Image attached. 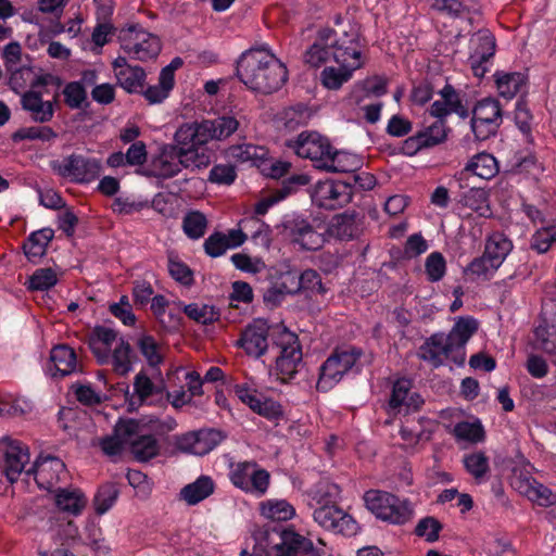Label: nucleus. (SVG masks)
I'll use <instances>...</instances> for the list:
<instances>
[{"instance_id": "f257e3e1", "label": "nucleus", "mask_w": 556, "mask_h": 556, "mask_svg": "<svg viewBox=\"0 0 556 556\" xmlns=\"http://www.w3.org/2000/svg\"><path fill=\"white\" fill-rule=\"evenodd\" d=\"M239 79L251 90L271 93L279 90L288 78L285 64L267 48H252L237 62Z\"/></svg>"}, {"instance_id": "f03ea898", "label": "nucleus", "mask_w": 556, "mask_h": 556, "mask_svg": "<svg viewBox=\"0 0 556 556\" xmlns=\"http://www.w3.org/2000/svg\"><path fill=\"white\" fill-rule=\"evenodd\" d=\"M253 542L252 553L244 548L240 556H298V553L305 556H331L330 549L321 539L314 544L311 539L291 529H258L253 533Z\"/></svg>"}, {"instance_id": "7ed1b4c3", "label": "nucleus", "mask_w": 556, "mask_h": 556, "mask_svg": "<svg viewBox=\"0 0 556 556\" xmlns=\"http://www.w3.org/2000/svg\"><path fill=\"white\" fill-rule=\"evenodd\" d=\"M339 488L328 482L318 483L309 492V506L314 521L323 529L343 536L358 533L355 519L336 504Z\"/></svg>"}, {"instance_id": "20e7f679", "label": "nucleus", "mask_w": 556, "mask_h": 556, "mask_svg": "<svg viewBox=\"0 0 556 556\" xmlns=\"http://www.w3.org/2000/svg\"><path fill=\"white\" fill-rule=\"evenodd\" d=\"M342 35L348 37V46L339 48L334 54V61L340 67L329 66L321 72V83L327 89H339L363 65L359 26L349 24V29H342Z\"/></svg>"}, {"instance_id": "39448f33", "label": "nucleus", "mask_w": 556, "mask_h": 556, "mask_svg": "<svg viewBox=\"0 0 556 556\" xmlns=\"http://www.w3.org/2000/svg\"><path fill=\"white\" fill-rule=\"evenodd\" d=\"M273 342L279 350L271 374L281 382L291 381L302 364V350L298 336L285 326L273 329Z\"/></svg>"}, {"instance_id": "423d86ee", "label": "nucleus", "mask_w": 556, "mask_h": 556, "mask_svg": "<svg viewBox=\"0 0 556 556\" xmlns=\"http://www.w3.org/2000/svg\"><path fill=\"white\" fill-rule=\"evenodd\" d=\"M365 505L377 518L393 525H403L412 519L413 507L388 492L369 490L364 495Z\"/></svg>"}, {"instance_id": "0eeeda50", "label": "nucleus", "mask_w": 556, "mask_h": 556, "mask_svg": "<svg viewBox=\"0 0 556 556\" xmlns=\"http://www.w3.org/2000/svg\"><path fill=\"white\" fill-rule=\"evenodd\" d=\"M50 167L55 175L72 182L92 181L102 169L99 160L75 153L52 160Z\"/></svg>"}, {"instance_id": "6e6552de", "label": "nucleus", "mask_w": 556, "mask_h": 556, "mask_svg": "<svg viewBox=\"0 0 556 556\" xmlns=\"http://www.w3.org/2000/svg\"><path fill=\"white\" fill-rule=\"evenodd\" d=\"M359 356L361 352L356 349L332 353L320 366L317 390L323 392L331 390L356 366Z\"/></svg>"}, {"instance_id": "1a4fd4ad", "label": "nucleus", "mask_w": 556, "mask_h": 556, "mask_svg": "<svg viewBox=\"0 0 556 556\" xmlns=\"http://www.w3.org/2000/svg\"><path fill=\"white\" fill-rule=\"evenodd\" d=\"M229 479L236 488L261 497L268 490L270 476L254 462H239L231 465Z\"/></svg>"}, {"instance_id": "9d476101", "label": "nucleus", "mask_w": 556, "mask_h": 556, "mask_svg": "<svg viewBox=\"0 0 556 556\" xmlns=\"http://www.w3.org/2000/svg\"><path fill=\"white\" fill-rule=\"evenodd\" d=\"M119 39L124 52L139 61L156 58L161 51L160 39L138 26H130L123 29Z\"/></svg>"}, {"instance_id": "9b49d317", "label": "nucleus", "mask_w": 556, "mask_h": 556, "mask_svg": "<svg viewBox=\"0 0 556 556\" xmlns=\"http://www.w3.org/2000/svg\"><path fill=\"white\" fill-rule=\"evenodd\" d=\"M349 24L352 23L342 24L339 29H321L305 53L306 63L317 67L330 60L334 61L339 48L348 46V37L342 35V29H349Z\"/></svg>"}, {"instance_id": "f8f14e48", "label": "nucleus", "mask_w": 556, "mask_h": 556, "mask_svg": "<svg viewBox=\"0 0 556 556\" xmlns=\"http://www.w3.org/2000/svg\"><path fill=\"white\" fill-rule=\"evenodd\" d=\"M0 448L3 453L2 472L11 483L17 481L24 471L30 473L31 468L26 470L30 462L27 445L11 437H3L0 440Z\"/></svg>"}, {"instance_id": "ddd939ff", "label": "nucleus", "mask_w": 556, "mask_h": 556, "mask_svg": "<svg viewBox=\"0 0 556 556\" xmlns=\"http://www.w3.org/2000/svg\"><path fill=\"white\" fill-rule=\"evenodd\" d=\"M495 38L488 29H481L470 38L469 64L476 77H483L492 65Z\"/></svg>"}, {"instance_id": "4468645a", "label": "nucleus", "mask_w": 556, "mask_h": 556, "mask_svg": "<svg viewBox=\"0 0 556 556\" xmlns=\"http://www.w3.org/2000/svg\"><path fill=\"white\" fill-rule=\"evenodd\" d=\"M329 141L315 131H303L288 142V147L302 157L311 160L316 168H321L330 148Z\"/></svg>"}, {"instance_id": "2eb2a0df", "label": "nucleus", "mask_w": 556, "mask_h": 556, "mask_svg": "<svg viewBox=\"0 0 556 556\" xmlns=\"http://www.w3.org/2000/svg\"><path fill=\"white\" fill-rule=\"evenodd\" d=\"M352 199V190L348 184L324 180L315 185L312 200L319 207L336 210L348 204Z\"/></svg>"}, {"instance_id": "dca6fc26", "label": "nucleus", "mask_w": 556, "mask_h": 556, "mask_svg": "<svg viewBox=\"0 0 556 556\" xmlns=\"http://www.w3.org/2000/svg\"><path fill=\"white\" fill-rule=\"evenodd\" d=\"M224 439L220 431L202 429L185 433L176 439V446L185 453L203 456L214 450Z\"/></svg>"}, {"instance_id": "f3484780", "label": "nucleus", "mask_w": 556, "mask_h": 556, "mask_svg": "<svg viewBox=\"0 0 556 556\" xmlns=\"http://www.w3.org/2000/svg\"><path fill=\"white\" fill-rule=\"evenodd\" d=\"M277 326H269L267 320L262 318L254 319L242 332L239 346L252 357L262 356L268 348L267 338H273V329Z\"/></svg>"}, {"instance_id": "a211bd4d", "label": "nucleus", "mask_w": 556, "mask_h": 556, "mask_svg": "<svg viewBox=\"0 0 556 556\" xmlns=\"http://www.w3.org/2000/svg\"><path fill=\"white\" fill-rule=\"evenodd\" d=\"M285 235L293 243L304 250H317L325 241L324 235L315 230L312 225L300 217L288 219L283 224Z\"/></svg>"}, {"instance_id": "6ab92c4d", "label": "nucleus", "mask_w": 556, "mask_h": 556, "mask_svg": "<svg viewBox=\"0 0 556 556\" xmlns=\"http://www.w3.org/2000/svg\"><path fill=\"white\" fill-rule=\"evenodd\" d=\"M30 473L40 489L53 491L52 489L66 477L64 463L53 456L40 457L31 467Z\"/></svg>"}, {"instance_id": "aec40b11", "label": "nucleus", "mask_w": 556, "mask_h": 556, "mask_svg": "<svg viewBox=\"0 0 556 556\" xmlns=\"http://www.w3.org/2000/svg\"><path fill=\"white\" fill-rule=\"evenodd\" d=\"M165 390L166 386L161 376L157 381H152L144 371H140L134 379V395L129 405L155 404L164 399Z\"/></svg>"}, {"instance_id": "412c9836", "label": "nucleus", "mask_w": 556, "mask_h": 556, "mask_svg": "<svg viewBox=\"0 0 556 556\" xmlns=\"http://www.w3.org/2000/svg\"><path fill=\"white\" fill-rule=\"evenodd\" d=\"M511 484L516 491L539 506L548 507L556 504V494L532 477L515 475Z\"/></svg>"}, {"instance_id": "4be33fe9", "label": "nucleus", "mask_w": 556, "mask_h": 556, "mask_svg": "<svg viewBox=\"0 0 556 556\" xmlns=\"http://www.w3.org/2000/svg\"><path fill=\"white\" fill-rule=\"evenodd\" d=\"M52 492L56 509L66 516H80L87 507L88 497L78 488H55Z\"/></svg>"}, {"instance_id": "5701e85b", "label": "nucleus", "mask_w": 556, "mask_h": 556, "mask_svg": "<svg viewBox=\"0 0 556 556\" xmlns=\"http://www.w3.org/2000/svg\"><path fill=\"white\" fill-rule=\"evenodd\" d=\"M424 403L420 395L412 391V382L408 379H399L392 387L389 409L392 413H408L418 409Z\"/></svg>"}, {"instance_id": "b1692460", "label": "nucleus", "mask_w": 556, "mask_h": 556, "mask_svg": "<svg viewBox=\"0 0 556 556\" xmlns=\"http://www.w3.org/2000/svg\"><path fill=\"white\" fill-rule=\"evenodd\" d=\"M418 355L431 366L439 367L445 358L452 357L454 359L456 351L444 333H435L420 346Z\"/></svg>"}, {"instance_id": "393cba45", "label": "nucleus", "mask_w": 556, "mask_h": 556, "mask_svg": "<svg viewBox=\"0 0 556 556\" xmlns=\"http://www.w3.org/2000/svg\"><path fill=\"white\" fill-rule=\"evenodd\" d=\"M117 332L109 327H96L89 336L88 343L100 364H109L111 351L122 340Z\"/></svg>"}, {"instance_id": "a878e982", "label": "nucleus", "mask_w": 556, "mask_h": 556, "mask_svg": "<svg viewBox=\"0 0 556 556\" xmlns=\"http://www.w3.org/2000/svg\"><path fill=\"white\" fill-rule=\"evenodd\" d=\"M21 105L36 123H47L54 114L53 101L45 100L42 93L35 89L22 93Z\"/></svg>"}, {"instance_id": "bb28decb", "label": "nucleus", "mask_w": 556, "mask_h": 556, "mask_svg": "<svg viewBox=\"0 0 556 556\" xmlns=\"http://www.w3.org/2000/svg\"><path fill=\"white\" fill-rule=\"evenodd\" d=\"M477 329L478 323L475 318L460 317L456 320L450 333L445 334V338L448 339L451 345L456 351V355L454 356L456 363H464V348Z\"/></svg>"}, {"instance_id": "cd10ccee", "label": "nucleus", "mask_w": 556, "mask_h": 556, "mask_svg": "<svg viewBox=\"0 0 556 556\" xmlns=\"http://www.w3.org/2000/svg\"><path fill=\"white\" fill-rule=\"evenodd\" d=\"M364 160L361 155L348 152L337 151L330 146L321 168L331 173H354L362 169Z\"/></svg>"}, {"instance_id": "c85d7f7f", "label": "nucleus", "mask_w": 556, "mask_h": 556, "mask_svg": "<svg viewBox=\"0 0 556 556\" xmlns=\"http://www.w3.org/2000/svg\"><path fill=\"white\" fill-rule=\"evenodd\" d=\"M244 243V236L237 228L227 232H214L204 241V250L211 257H218L229 249H236Z\"/></svg>"}, {"instance_id": "c756f323", "label": "nucleus", "mask_w": 556, "mask_h": 556, "mask_svg": "<svg viewBox=\"0 0 556 556\" xmlns=\"http://www.w3.org/2000/svg\"><path fill=\"white\" fill-rule=\"evenodd\" d=\"M182 168L176 147L165 146L152 160L151 172L160 178H170L177 175Z\"/></svg>"}, {"instance_id": "7c9ffc66", "label": "nucleus", "mask_w": 556, "mask_h": 556, "mask_svg": "<svg viewBox=\"0 0 556 556\" xmlns=\"http://www.w3.org/2000/svg\"><path fill=\"white\" fill-rule=\"evenodd\" d=\"M136 427L135 420H122L114 429L112 437H106L100 440L102 451L109 456L118 455L125 447H129V440L131 439V431Z\"/></svg>"}, {"instance_id": "2f4dec72", "label": "nucleus", "mask_w": 556, "mask_h": 556, "mask_svg": "<svg viewBox=\"0 0 556 556\" xmlns=\"http://www.w3.org/2000/svg\"><path fill=\"white\" fill-rule=\"evenodd\" d=\"M215 491V482L208 476H200L195 481L186 484L179 492V498L187 505L193 506L208 496Z\"/></svg>"}, {"instance_id": "473e14b6", "label": "nucleus", "mask_w": 556, "mask_h": 556, "mask_svg": "<svg viewBox=\"0 0 556 556\" xmlns=\"http://www.w3.org/2000/svg\"><path fill=\"white\" fill-rule=\"evenodd\" d=\"M208 141L203 122L184 124L175 134L176 149L205 146Z\"/></svg>"}, {"instance_id": "72a5a7b5", "label": "nucleus", "mask_w": 556, "mask_h": 556, "mask_svg": "<svg viewBox=\"0 0 556 556\" xmlns=\"http://www.w3.org/2000/svg\"><path fill=\"white\" fill-rule=\"evenodd\" d=\"M260 515L270 521H288L295 516L294 506L285 498H269L260 502Z\"/></svg>"}, {"instance_id": "f704fd0d", "label": "nucleus", "mask_w": 556, "mask_h": 556, "mask_svg": "<svg viewBox=\"0 0 556 556\" xmlns=\"http://www.w3.org/2000/svg\"><path fill=\"white\" fill-rule=\"evenodd\" d=\"M129 448L138 460L146 462L157 454L159 444L154 437L142 434L139 424L136 421V427L131 431V439L129 440Z\"/></svg>"}, {"instance_id": "c9c22d12", "label": "nucleus", "mask_w": 556, "mask_h": 556, "mask_svg": "<svg viewBox=\"0 0 556 556\" xmlns=\"http://www.w3.org/2000/svg\"><path fill=\"white\" fill-rule=\"evenodd\" d=\"M494 79L498 94L508 100L515 98L527 83L525 74L519 72L498 71Z\"/></svg>"}, {"instance_id": "e433bc0d", "label": "nucleus", "mask_w": 556, "mask_h": 556, "mask_svg": "<svg viewBox=\"0 0 556 556\" xmlns=\"http://www.w3.org/2000/svg\"><path fill=\"white\" fill-rule=\"evenodd\" d=\"M441 98L435 100L430 108V114L442 119L443 117L463 112L458 94L452 86L446 85L440 92Z\"/></svg>"}, {"instance_id": "4c0bfd02", "label": "nucleus", "mask_w": 556, "mask_h": 556, "mask_svg": "<svg viewBox=\"0 0 556 556\" xmlns=\"http://www.w3.org/2000/svg\"><path fill=\"white\" fill-rule=\"evenodd\" d=\"M238 230L242 231L244 241L250 237L257 245L268 248L270 244L269 226L256 217L241 219L238 224Z\"/></svg>"}, {"instance_id": "58836bf2", "label": "nucleus", "mask_w": 556, "mask_h": 556, "mask_svg": "<svg viewBox=\"0 0 556 556\" xmlns=\"http://www.w3.org/2000/svg\"><path fill=\"white\" fill-rule=\"evenodd\" d=\"M301 290V281H299V274L296 271L282 273L278 281L270 287L265 295V301L278 302L286 294H293Z\"/></svg>"}, {"instance_id": "ea45409f", "label": "nucleus", "mask_w": 556, "mask_h": 556, "mask_svg": "<svg viewBox=\"0 0 556 556\" xmlns=\"http://www.w3.org/2000/svg\"><path fill=\"white\" fill-rule=\"evenodd\" d=\"M137 348L152 368L159 367L165 357V348L153 336L143 333L137 339Z\"/></svg>"}, {"instance_id": "a19ab883", "label": "nucleus", "mask_w": 556, "mask_h": 556, "mask_svg": "<svg viewBox=\"0 0 556 556\" xmlns=\"http://www.w3.org/2000/svg\"><path fill=\"white\" fill-rule=\"evenodd\" d=\"M50 359L56 371L62 376L70 375L78 369L75 351L65 344L54 346Z\"/></svg>"}, {"instance_id": "79ce46f5", "label": "nucleus", "mask_w": 556, "mask_h": 556, "mask_svg": "<svg viewBox=\"0 0 556 556\" xmlns=\"http://www.w3.org/2000/svg\"><path fill=\"white\" fill-rule=\"evenodd\" d=\"M203 124L210 141L226 139L239 127V121L232 115H224L215 119L203 121Z\"/></svg>"}, {"instance_id": "37998d69", "label": "nucleus", "mask_w": 556, "mask_h": 556, "mask_svg": "<svg viewBox=\"0 0 556 556\" xmlns=\"http://www.w3.org/2000/svg\"><path fill=\"white\" fill-rule=\"evenodd\" d=\"M265 155L266 150L263 147L251 143L231 146L226 150L228 160L238 163H251L252 165H257V162L263 160Z\"/></svg>"}, {"instance_id": "c03bdc74", "label": "nucleus", "mask_w": 556, "mask_h": 556, "mask_svg": "<svg viewBox=\"0 0 556 556\" xmlns=\"http://www.w3.org/2000/svg\"><path fill=\"white\" fill-rule=\"evenodd\" d=\"M497 170L495 157L489 153H480L468 162L462 175L471 173L479 178L491 179L496 175Z\"/></svg>"}, {"instance_id": "a18cd8bd", "label": "nucleus", "mask_w": 556, "mask_h": 556, "mask_svg": "<svg viewBox=\"0 0 556 556\" xmlns=\"http://www.w3.org/2000/svg\"><path fill=\"white\" fill-rule=\"evenodd\" d=\"M327 230L329 236L345 240L357 233L358 226L354 215L344 213L333 216Z\"/></svg>"}, {"instance_id": "49530a36", "label": "nucleus", "mask_w": 556, "mask_h": 556, "mask_svg": "<svg viewBox=\"0 0 556 556\" xmlns=\"http://www.w3.org/2000/svg\"><path fill=\"white\" fill-rule=\"evenodd\" d=\"M53 238V231L45 228L33 232L24 244L25 255L29 261H36L46 253L49 242Z\"/></svg>"}, {"instance_id": "de8ad7c7", "label": "nucleus", "mask_w": 556, "mask_h": 556, "mask_svg": "<svg viewBox=\"0 0 556 556\" xmlns=\"http://www.w3.org/2000/svg\"><path fill=\"white\" fill-rule=\"evenodd\" d=\"M511 249L513 243L505 235L494 232L486 240L484 253L492 262L502 265Z\"/></svg>"}, {"instance_id": "09e8293b", "label": "nucleus", "mask_w": 556, "mask_h": 556, "mask_svg": "<svg viewBox=\"0 0 556 556\" xmlns=\"http://www.w3.org/2000/svg\"><path fill=\"white\" fill-rule=\"evenodd\" d=\"M179 309L184 311V313L192 320L207 325L212 324L219 318V311L213 306L201 303H191L184 304L181 302L177 303Z\"/></svg>"}, {"instance_id": "8fccbe9b", "label": "nucleus", "mask_w": 556, "mask_h": 556, "mask_svg": "<svg viewBox=\"0 0 556 556\" xmlns=\"http://www.w3.org/2000/svg\"><path fill=\"white\" fill-rule=\"evenodd\" d=\"M33 409V403L18 395L5 394L0 397V416L20 417L27 415Z\"/></svg>"}, {"instance_id": "3c124183", "label": "nucleus", "mask_w": 556, "mask_h": 556, "mask_svg": "<svg viewBox=\"0 0 556 556\" xmlns=\"http://www.w3.org/2000/svg\"><path fill=\"white\" fill-rule=\"evenodd\" d=\"M463 204L479 216H491L488 191L482 188H471L462 197Z\"/></svg>"}, {"instance_id": "603ef678", "label": "nucleus", "mask_w": 556, "mask_h": 556, "mask_svg": "<svg viewBox=\"0 0 556 556\" xmlns=\"http://www.w3.org/2000/svg\"><path fill=\"white\" fill-rule=\"evenodd\" d=\"M177 151L185 168H202L211 162L210 152L205 146L182 148Z\"/></svg>"}, {"instance_id": "864d4df0", "label": "nucleus", "mask_w": 556, "mask_h": 556, "mask_svg": "<svg viewBox=\"0 0 556 556\" xmlns=\"http://www.w3.org/2000/svg\"><path fill=\"white\" fill-rule=\"evenodd\" d=\"M118 85L127 92H138L146 79L144 71L139 66L124 67L116 72Z\"/></svg>"}, {"instance_id": "5fc2aeb1", "label": "nucleus", "mask_w": 556, "mask_h": 556, "mask_svg": "<svg viewBox=\"0 0 556 556\" xmlns=\"http://www.w3.org/2000/svg\"><path fill=\"white\" fill-rule=\"evenodd\" d=\"M61 271L54 268H38L28 278L27 287L34 291H46L54 287Z\"/></svg>"}, {"instance_id": "6e6d98bb", "label": "nucleus", "mask_w": 556, "mask_h": 556, "mask_svg": "<svg viewBox=\"0 0 556 556\" xmlns=\"http://www.w3.org/2000/svg\"><path fill=\"white\" fill-rule=\"evenodd\" d=\"M453 433L457 441L472 444L484 440V430L479 420L458 422L455 425Z\"/></svg>"}, {"instance_id": "4d7b16f0", "label": "nucleus", "mask_w": 556, "mask_h": 556, "mask_svg": "<svg viewBox=\"0 0 556 556\" xmlns=\"http://www.w3.org/2000/svg\"><path fill=\"white\" fill-rule=\"evenodd\" d=\"M534 346L548 355H556V324L540 325L534 331Z\"/></svg>"}, {"instance_id": "13d9d810", "label": "nucleus", "mask_w": 556, "mask_h": 556, "mask_svg": "<svg viewBox=\"0 0 556 556\" xmlns=\"http://www.w3.org/2000/svg\"><path fill=\"white\" fill-rule=\"evenodd\" d=\"M131 349L129 343L122 339L111 351V359L114 370L121 375H125L131 370Z\"/></svg>"}, {"instance_id": "bf43d9fd", "label": "nucleus", "mask_w": 556, "mask_h": 556, "mask_svg": "<svg viewBox=\"0 0 556 556\" xmlns=\"http://www.w3.org/2000/svg\"><path fill=\"white\" fill-rule=\"evenodd\" d=\"M556 242V223L553 220L541 225L532 236L531 248L539 253H545Z\"/></svg>"}, {"instance_id": "052dcab7", "label": "nucleus", "mask_w": 556, "mask_h": 556, "mask_svg": "<svg viewBox=\"0 0 556 556\" xmlns=\"http://www.w3.org/2000/svg\"><path fill=\"white\" fill-rule=\"evenodd\" d=\"M182 228L188 238L200 239L206 231L207 219L203 213L190 211L184 217Z\"/></svg>"}, {"instance_id": "680f3d73", "label": "nucleus", "mask_w": 556, "mask_h": 556, "mask_svg": "<svg viewBox=\"0 0 556 556\" xmlns=\"http://www.w3.org/2000/svg\"><path fill=\"white\" fill-rule=\"evenodd\" d=\"M463 463L468 473L477 480L484 478L490 469L488 456L480 451L465 455Z\"/></svg>"}, {"instance_id": "e2e57ef3", "label": "nucleus", "mask_w": 556, "mask_h": 556, "mask_svg": "<svg viewBox=\"0 0 556 556\" xmlns=\"http://www.w3.org/2000/svg\"><path fill=\"white\" fill-rule=\"evenodd\" d=\"M446 126L442 119L435 121L430 126L418 132V138L421 140V144L426 148H431L442 143L446 139Z\"/></svg>"}, {"instance_id": "0e129e2a", "label": "nucleus", "mask_w": 556, "mask_h": 556, "mask_svg": "<svg viewBox=\"0 0 556 556\" xmlns=\"http://www.w3.org/2000/svg\"><path fill=\"white\" fill-rule=\"evenodd\" d=\"M173 87H174V85L170 84L169 74L167 72L160 73L159 84L154 85V86H150L144 91V98L151 104L161 103L168 97Z\"/></svg>"}, {"instance_id": "69168bd1", "label": "nucleus", "mask_w": 556, "mask_h": 556, "mask_svg": "<svg viewBox=\"0 0 556 556\" xmlns=\"http://www.w3.org/2000/svg\"><path fill=\"white\" fill-rule=\"evenodd\" d=\"M425 271L429 281H440L446 273L444 256L440 252L430 253L425 262Z\"/></svg>"}, {"instance_id": "338daca9", "label": "nucleus", "mask_w": 556, "mask_h": 556, "mask_svg": "<svg viewBox=\"0 0 556 556\" xmlns=\"http://www.w3.org/2000/svg\"><path fill=\"white\" fill-rule=\"evenodd\" d=\"M233 266L248 274H258L266 267L265 263L260 257H252L244 253H236L231 256Z\"/></svg>"}, {"instance_id": "774afa93", "label": "nucleus", "mask_w": 556, "mask_h": 556, "mask_svg": "<svg viewBox=\"0 0 556 556\" xmlns=\"http://www.w3.org/2000/svg\"><path fill=\"white\" fill-rule=\"evenodd\" d=\"M501 123V119L472 116L471 128L477 139L485 140L496 132Z\"/></svg>"}]
</instances>
